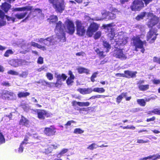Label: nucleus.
I'll return each mask as SVG.
<instances>
[{
	"label": "nucleus",
	"mask_w": 160,
	"mask_h": 160,
	"mask_svg": "<svg viewBox=\"0 0 160 160\" xmlns=\"http://www.w3.org/2000/svg\"><path fill=\"white\" fill-rule=\"evenodd\" d=\"M113 55L114 57L122 60H125L127 58L126 55L123 53L122 50L118 48H115Z\"/></svg>",
	"instance_id": "nucleus-10"
},
{
	"label": "nucleus",
	"mask_w": 160,
	"mask_h": 160,
	"mask_svg": "<svg viewBox=\"0 0 160 160\" xmlns=\"http://www.w3.org/2000/svg\"><path fill=\"white\" fill-rule=\"evenodd\" d=\"M160 158V155L158 154L156 155H154L152 156H150L146 158H143L141 159L142 160H146L147 159H152V160H156L158 158Z\"/></svg>",
	"instance_id": "nucleus-28"
},
{
	"label": "nucleus",
	"mask_w": 160,
	"mask_h": 160,
	"mask_svg": "<svg viewBox=\"0 0 160 160\" xmlns=\"http://www.w3.org/2000/svg\"><path fill=\"white\" fill-rule=\"evenodd\" d=\"M11 7V6L10 5L7 3H5L2 5L1 8L5 12H7Z\"/></svg>",
	"instance_id": "nucleus-30"
},
{
	"label": "nucleus",
	"mask_w": 160,
	"mask_h": 160,
	"mask_svg": "<svg viewBox=\"0 0 160 160\" xmlns=\"http://www.w3.org/2000/svg\"><path fill=\"white\" fill-rule=\"evenodd\" d=\"M27 136L25 137L24 141L21 143L19 148H18V152L19 153H21L23 151V145L24 144H26L27 143L26 142L28 141V138H27Z\"/></svg>",
	"instance_id": "nucleus-25"
},
{
	"label": "nucleus",
	"mask_w": 160,
	"mask_h": 160,
	"mask_svg": "<svg viewBox=\"0 0 160 160\" xmlns=\"http://www.w3.org/2000/svg\"><path fill=\"white\" fill-rule=\"evenodd\" d=\"M24 61L23 60L12 59L8 62V63L11 66L16 67L19 66L23 65Z\"/></svg>",
	"instance_id": "nucleus-14"
},
{
	"label": "nucleus",
	"mask_w": 160,
	"mask_h": 160,
	"mask_svg": "<svg viewBox=\"0 0 160 160\" xmlns=\"http://www.w3.org/2000/svg\"><path fill=\"white\" fill-rule=\"evenodd\" d=\"M5 17L4 13L1 10H0V17L1 19H3Z\"/></svg>",
	"instance_id": "nucleus-62"
},
{
	"label": "nucleus",
	"mask_w": 160,
	"mask_h": 160,
	"mask_svg": "<svg viewBox=\"0 0 160 160\" xmlns=\"http://www.w3.org/2000/svg\"><path fill=\"white\" fill-rule=\"evenodd\" d=\"M28 74V72L27 71H23L21 73L19 74L18 75L20 78H26Z\"/></svg>",
	"instance_id": "nucleus-40"
},
{
	"label": "nucleus",
	"mask_w": 160,
	"mask_h": 160,
	"mask_svg": "<svg viewBox=\"0 0 160 160\" xmlns=\"http://www.w3.org/2000/svg\"><path fill=\"white\" fill-rule=\"evenodd\" d=\"M103 45L104 47L107 49L106 52H108L109 49L111 48L110 45L106 41H104L103 42Z\"/></svg>",
	"instance_id": "nucleus-39"
},
{
	"label": "nucleus",
	"mask_w": 160,
	"mask_h": 160,
	"mask_svg": "<svg viewBox=\"0 0 160 160\" xmlns=\"http://www.w3.org/2000/svg\"><path fill=\"white\" fill-rule=\"evenodd\" d=\"M7 73L8 74H9L12 75L17 76L18 75V72L15 71L11 70H9L8 72Z\"/></svg>",
	"instance_id": "nucleus-44"
},
{
	"label": "nucleus",
	"mask_w": 160,
	"mask_h": 160,
	"mask_svg": "<svg viewBox=\"0 0 160 160\" xmlns=\"http://www.w3.org/2000/svg\"><path fill=\"white\" fill-rule=\"evenodd\" d=\"M30 135V136H32V137L36 138H38L39 136L36 134L34 132L31 131L29 132H28L27 134V135Z\"/></svg>",
	"instance_id": "nucleus-46"
},
{
	"label": "nucleus",
	"mask_w": 160,
	"mask_h": 160,
	"mask_svg": "<svg viewBox=\"0 0 160 160\" xmlns=\"http://www.w3.org/2000/svg\"><path fill=\"white\" fill-rule=\"evenodd\" d=\"M58 39H59L58 37L56 38L55 37L52 36L45 39L43 38H38L37 39L36 41L41 43H43L46 46H49L53 45L56 44L58 41ZM59 40H60L59 39Z\"/></svg>",
	"instance_id": "nucleus-3"
},
{
	"label": "nucleus",
	"mask_w": 160,
	"mask_h": 160,
	"mask_svg": "<svg viewBox=\"0 0 160 160\" xmlns=\"http://www.w3.org/2000/svg\"><path fill=\"white\" fill-rule=\"evenodd\" d=\"M102 18H100L99 17H97L93 19V20L96 21H101L103 20L104 19L106 18H107V16L109 15V12L104 10L102 12Z\"/></svg>",
	"instance_id": "nucleus-18"
},
{
	"label": "nucleus",
	"mask_w": 160,
	"mask_h": 160,
	"mask_svg": "<svg viewBox=\"0 0 160 160\" xmlns=\"http://www.w3.org/2000/svg\"><path fill=\"white\" fill-rule=\"evenodd\" d=\"M27 14V12H26L18 13L15 14L14 16L16 17V18H17L19 19H21L24 18Z\"/></svg>",
	"instance_id": "nucleus-29"
},
{
	"label": "nucleus",
	"mask_w": 160,
	"mask_h": 160,
	"mask_svg": "<svg viewBox=\"0 0 160 160\" xmlns=\"http://www.w3.org/2000/svg\"><path fill=\"white\" fill-rule=\"evenodd\" d=\"M149 88V85H141V90L144 91L148 90Z\"/></svg>",
	"instance_id": "nucleus-47"
},
{
	"label": "nucleus",
	"mask_w": 160,
	"mask_h": 160,
	"mask_svg": "<svg viewBox=\"0 0 160 160\" xmlns=\"http://www.w3.org/2000/svg\"><path fill=\"white\" fill-rule=\"evenodd\" d=\"M150 99L149 98H146L145 99H141V106H144L146 105L145 102H148Z\"/></svg>",
	"instance_id": "nucleus-41"
},
{
	"label": "nucleus",
	"mask_w": 160,
	"mask_h": 160,
	"mask_svg": "<svg viewBox=\"0 0 160 160\" xmlns=\"http://www.w3.org/2000/svg\"><path fill=\"white\" fill-rule=\"evenodd\" d=\"M64 29V26L61 21H59L56 23L55 31L57 36L62 42L66 41Z\"/></svg>",
	"instance_id": "nucleus-2"
},
{
	"label": "nucleus",
	"mask_w": 160,
	"mask_h": 160,
	"mask_svg": "<svg viewBox=\"0 0 160 160\" xmlns=\"http://www.w3.org/2000/svg\"><path fill=\"white\" fill-rule=\"evenodd\" d=\"M115 76L117 77H125V76H124V73H118L116 74Z\"/></svg>",
	"instance_id": "nucleus-63"
},
{
	"label": "nucleus",
	"mask_w": 160,
	"mask_h": 160,
	"mask_svg": "<svg viewBox=\"0 0 160 160\" xmlns=\"http://www.w3.org/2000/svg\"><path fill=\"white\" fill-rule=\"evenodd\" d=\"M38 117L41 119H44L45 116L47 117V112L43 110H39L38 112Z\"/></svg>",
	"instance_id": "nucleus-23"
},
{
	"label": "nucleus",
	"mask_w": 160,
	"mask_h": 160,
	"mask_svg": "<svg viewBox=\"0 0 160 160\" xmlns=\"http://www.w3.org/2000/svg\"><path fill=\"white\" fill-rule=\"evenodd\" d=\"M46 76L47 78L49 80H52L53 79V75L50 72L47 73Z\"/></svg>",
	"instance_id": "nucleus-45"
},
{
	"label": "nucleus",
	"mask_w": 160,
	"mask_h": 160,
	"mask_svg": "<svg viewBox=\"0 0 160 160\" xmlns=\"http://www.w3.org/2000/svg\"><path fill=\"white\" fill-rule=\"evenodd\" d=\"M131 43H133V45L136 47H140V39L139 37H134L131 40Z\"/></svg>",
	"instance_id": "nucleus-21"
},
{
	"label": "nucleus",
	"mask_w": 160,
	"mask_h": 160,
	"mask_svg": "<svg viewBox=\"0 0 160 160\" xmlns=\"http://www.w3.org/2000/svg\"><path fill=\"white\" fill-rule=\"evenodd\" d=\"M49 2L53 5V7L57 12H62L64 9L65 5L63 1L59 0H49Z\"/></svg>",
	"instance_id": "nucleus-4"
},
{
	"label": "nucleus",
	"mask_w": 160,
	"mask_h": 160,
	"mask_svg": "<svg viewBox=\"0 0 160 160\" xmlns=\"http://www.w3.org/2000/svg\"><path fill=\"white\" fill-rule=\"evenodd\" d=\"M78 71V72L80 74H82V73H85L87 74H89L90 70L87 68L82 67H79L77 69Z\"/></svg>",
	"instance_id": "nucleus-24"
},
{
	"label": "nucleus",
	"mask_w": 160,
	"mask_h": 160,
	"mask_svg": "<svg viewBox=\"0 0 160 160\" xmlns=\"http://www.w3.org/2000/svg\"><path fill=\"white\" fill-rule=\"evenodd\" d=\"M152 82L154 84H158L160 83V80L159 79H154L152 80Z\"/></svg>",
	"instance_id": "nucleus-60"
},
{
	"label": "nucleus",
	"mask_w": 160,
	"mask_h": 160,
	"mask_svg": "<svg viewBox=\"0 0 160 160\" xmlns=\"http://www.w3.org/2000/svg\"><path fill=\"white\" fill-rule=\"evenodd\" d=\"M95 51L99 56L101 58H103L105 56V55L103 54V52L102 51H101L99 49L97 48L95 50Z\"/></svg>",
	"instance_id": "nucleus-36"
},
{
	"label": "nucleus",
	"mask_w": 160,
	"mask_h": 160,
	"mask_svg": "<svg viewBox=\"0 0 160 160\" xmlns=\"http://www.w3.org/2000/svg\"><path fill=\"white\" fill-rule=\"evenodd\" d=\"M64 29L70 34H73L75 32L74 25L73 22L69 19L67 20L65 22Z\"/></svg>",
	"instance_id": "nucleus-5"
},
{
	"label": "nucleus",
	"mask_w": 160,
	"mask_h": 160,
	"mask_svg": "<svg viewBox=\"0 0 160 160\" xmlns=\"http://www.w3.org/2000/svg\"><path fill=\"white\" fill-rule=\"evenodd\" d=\"M156 31H154L152 29H151L148 33L147 35V40L150 43H153L156 38L157 34Z\"/></svg>",
	"instance_id": "nucleus-9"
},
{
	"label": "nucleus",
	"mask_w": 160,
	"mask_h": 160,
	"mask_svg": "<svg viewBox=\"0 0 160 160\" xmlns=\"http://www.w3.org/2000/svg\"><path fill=\"white\" fill-rule=\"evenodd\" d=\"M30 95V93L27 92H18V96L19 98L26 97L27 96H28Z\"/></svg>",
	"instance_id": "nucleus-32"
},
{
	"label": "nucleus",
	"mask_w": 160,
	"mask_h": 160,
	"mask_svg": "<svg viewBox=\"0 0 160 160\" xmlns=\"http://www.w3.org/2000/svg\"><path fill=\"white\" fill-rule=\"evenodd\" d=\"M20 46H22V48H24V46H28V47L29 48V50L31 49L30 48V46L37 48H38L40 49L43 51L46 50V48L45 47L42 46L37 43L33 42H30L28 44H25L24 42H23L22 45H20Z\"/></svg>",
	"instance_id": "nucleus-11"
},
{
	"label": "nucleus",
	"mask_w": 160,
	"mask_h": 160,
	"mask_svg": "<svg viewBox=\"0 0 160 160\" xmlns=\"http://www.w3.org/2000/svg\"><path fill=\"white\" fill-rule=\"evenodd\" d=\"M121 127H122L123 129H132L133 130L135 128V127L133 126H127L122 127L121 126Z\"/></svg>",
	"instance_id": "nucleus-53"
},
{
	"label": "nucleus",
	"mask_w": 160,
	"mask_h": 160,
	"mask_svg": "<svg viewBox=\"0 0 160 160\" xmlns=\"http://www.w3.org/2000/svg\"><path fill=\"white\" fill-rule=\"evenodd\" d=\"M48 70V68L46 67L43 66L41 68H38L37 69V71H38L40 72H41L42 71H47Z\"/></svg>",
	"instance_id": "nucleus-54"
},
{
	"label": "nucleus",
	"mask_w": 160,
	"mask_h": 160,
	"mask_svg": "<svg viewBox=\"0 0 160 160\" xmlns=\"http://www.w3.org/2000/svg\"><path fill=\"white\" fill-rule=\"evenodd\" d=\"M127 95V92H123L121 94L118 96L116 98V102L118 103H119L122 100L123 98L126 97Z\"/></svg>",
	"instance_id": "nucleus-27"
},
{
	"label": "nucleus",
	"mask_w": 160,
	"mask_h": 160,
	"mask_svg": "<svg viewBox=\"0 0 160 160\" xmlns=\"http://www.w3.org/2000/svg\"><path fill=\"white\" fill-rule=\"evenodd\" d=\"M92 91L99 93H102L105 92V90L102 88H95L92 89Z\"/></svg>",
	"instance_id": "nucleus-34"
},
{
	"label": "nucleus",
	"mask_w": 160,
	"mask_h": 160,
	"mask_svg": "<svg viewBox=\"0 0 160 160\" xmlns=\"http://www.w3.org/2000/svg\"><path fill=\"white\" fill-rule=\"evenodd\" d=\"M109 15L110 18L112 19H114L116 18V15L114 14L110 13V12Z\"/></svg>",
	"instance_id": "nucleus-59"
},
{
	"label": "nucleus",
	"mask_w": 160,
	"mask_h": 160,
	"mask_svg": "<svg viewBox=\"0 0 160 160\" xmlns=\"http://www.w3.org/2000/svg\"><path fill=\"white\" fill-rule=\"evenodd\" d=\"M98 147H99V146L95 143H93L90 145H89L87 147V149L91 150H92L93 149H96Z\"/></svg>",
	"instance_id": "nucleus-35"
},
{
	"label": "nucleus",
	"mask_w": 160,
	"mask_h": 160,
	"mask_svg": "<svg viewBox=\"0 0 160 160\" xmlns=\"http://www.w3.org/2000/svg\"><path fill=\"white\" fill-rule=\"evenodd\" d=\"M6 18H7V20L9 21L10 23L14 22L16 19V17L14 18L13 17H10L7 16H6Z\"/></svg>",
	"instance_id": "nucleus-43"
},
{
	"label": "nucleus",
	"mask_w": 160,
	"mask_h": 160,
	"mask_svg": "<svg viewBox=\"0 0 160 160\" xmlns=\"http://www.w3.org/2000/svg\"><path fill=\"white\" fill-rule=\"evenodd\" d=\"M2 98L4 99L9 100H15L16 99V96L13 92L6 91L3 92Z\"/></svg>",
	"instance_id": "nucleus-13"
},
{
	"label": "nucleus",
	"mask_w": 160,
	"mask_h": 160,
	"mask_svg": "<svg viewBox=\"0 0 160 160\" xmlns=\"http://www.w3.org/2000/svg\"><path fill=\"white\" fill-rule=\"evenodd\" d=\"M141 51L142 53H144L145 51L144 48L146 46V42L145 41L142 42L141 41Z\"/></svg>",
	"instance_id": "nucleus-37"
},
{
	"label": "nucleus",
	"mask_w": 160,
	"mask_h": 160,
	"mask_svg": "<svg viewBox=\"0 0 160 160\" xmlns=\"http://www.w3.org/2000/svg\"><path fill=\"white\" fill-rule=\"evenodd\" d=\"M29 121L23 116H22L19 121V124L21 125L28 127L29 126Z\"/></svg>",
	"instance_id": "nucleus-22"
},
{
	"label": "nucleus",
	"mask_w": 160,
	"mask_h": 160,
	"mask_svg": "<svg viewBox=\"0 0 160 160\" xmlns=\"http://www.w3.org/2000/svg\"><path fill=\"white\" fill-rule=\"evenodd\" d=\"M6 24V21L3 20V19L0 20V26H4Z\"/></svg>",
	"instance_id": "nucleus-58"
},
{
	"label": "nucleus",
	"mask_w": 160,
	"mask_h": 160,
	"mask_svg": "<svg viewBox=\"0 0 160 160\" xmlns=\"http://www.w3.org/2000/svg\"><path fill=\"white\" fill-rule=\"evenodd\" d=\"M37 62L38 63L40 64H42L43 63V58L40 57L38 59Z\"/></svg>",
	"instance_id": "nucleus-56"
},
{
	"label": "nucleus",
	"mask_w": 160,
	"mask_h": 160,
	"mask_svg": "<svg viewBox=\"0 0 160 160\" xmlns=\"http://www.w3.org/2000/svg\"><path fill=\"white\" fill-rule=\"evenodd\" d=\"M58 17L55 15H52L51 16L48 20H49L50 22L53 23L57 21L58 20Z\"/></svg>",
	"instance_id": "nucleus-31"
},
{
	"label": "nucleus",
	"mask_w": 160,
	"mask_h": 160,
	"mask_svg": "<svg viewBox=\"0 0 160 160\" xmlns=\"http://www.w3.org/2000/svg\"><path fill=\"white\" fill-rule=\"evenodd\" d=\"M150 112L154 113L155 114L160 115V110L158 108L155 109L153 110L150 111Z\"/></svg>",
	"instance_id": "nucleus-49"
},
{
	"label": "nucleus",
	"mask_w": 160,
	"mask_h": 160,
	"mask_svg": "<svg viewBox=\"0 0 160 160\" xmlns=\"http://www.w3.org/2000/svg\"><path fill=\"white\" fill-rule=\"evenodd\" d=\"M76 55L77 56H82L83 57L85 56L86 54L84 52H81L76 53Z\"/></svg>",
	"instance_id": "nucleus-57"
},
{
	"label": "nucleus",
	"mask_w": 160,
	"mask_h": 160,
	"mask_svg": "<svg viewBox=\"0 0 160 160\" xmlns=\"http://www.w3.org/2000/svg\"><path fill=\"white\" fill-rule=\"evenodd\" d=\"M140 7V0H135L131 6V8L133 11H139Z\"/></svg>",
	"instance_id": "nucleus-16"
},
{
	"label": "nucleus",
	"mask_w": 160,
	"mask_h": 160,
	"mask_svg": "<svg viewBox=\"0 0 160 160\" xmlns=\"http://www.w3.org/2000/svg\"><path fill=\"white\" fill-rule=\"evenodd\" d=\"M56 132L55 128L52 126H51L50 128H46L44 130V133L49 136L54 135Z\"/></svg>",
	"instance_id": "nucleus-15"
},
{
	"label": "nucleus",
	"mask_w": 160,
	"mask_h": 160,
	"mask_svg": "<svg viewBox=\"0 0 160 160\" xmlns=\"http://www.w3.org/2000/svg\"><path fill=\"white\" fill-rule=\"evenodd\" d=\"M155 119V117L153 116L151 118L147 119V121L148 122H150L151 121H153Z\"/></svg>",
	"instance_id": "nucleus-64"
},
{
	"label": "nucleus",
	"mask_w": 160,
	"mask_h": 160,
	"mask_svg": "<svg viewBox=\"0 0 160 160\" xmlns=\"http://www.w3.org/2000/svg\"><path fill=\"white\" fill-rule=\"evenodd\" d=\"M113 26V24L111 23L104 25L102 27L110 32L108 34V37L110 40H112V42L114 41L113 44L115 42V45L114 46H122L126 44L128 41V38L125 36L123 32L117 33L116 31H114Z\"/></svg>",
	"instance_id": "nucleus-1"
},
{
	"label": "nucleus",
	"mask_w": 160,
	"mask_h": 160,
	"mask_svg": "<svg viewBox=\"0 0 160 160\" xmlns=\"http://www.w3.org/2000/svg\"><path fill=\"white\" fill-rule=\"evenodd\" d=\"M68 151V149L63 148L61 150L60 152L58 154V157H60L61 156L63 155L64 154L67 153Z\"/></svg>",
	"instance_id": "nucleus-38"
},
{
	"label": "nucleus",
	"mask_w": 160,
	"mask_h": 160,
	"mask_svg": "<svg viewBox=\"0 0 160 160\" xmlns=\"http://www.w3.org/2000/svg\"><path fill=\"white\" fill-rule=\"evenodd\" d=\"M74 121H68L67 123L65 124V126H66V128H67V126H70L72 123H74Z\"/></svg>",
	"instance_id": "nucleus-61"
},
{
	"label": "nucleus",
	"mask_w": 160,
	"mask_h": 160,
	"mask_svg": "<svg viewBox=\"0 0 160 160\" xmlns=\"http://www.w3.org/2000/svg\"><path fill=\"white\" fill-rule=\"evenodd\" d=\"M98 25L95 23H91L86 32L87 35L89 37L92 36L93 33L98 30Z\"/></svg>",
	"instance_id": "nucleus-8"
},
{
	"label": "nucleus",
	"mask_w": 160,
	"mask_h": 160,
	"mask_svg": "<svg viewBox=\"0 0 160 160\" xmlns=\"http://www.w3.org/2000/svg\"><path fill=\"white\" fill-rule=\"evenodd\" d=\"M52 147L51 145L49 146L47 149H45V152L47 153L51 152L53 150Z\"/></svg>",
	"instance_id": "nucleus-52"
},
{
	"label": "nucleus",
	"mask_w": 160,
	"mask_h": 160,
	"mask_svg": "<svg viewBox=\"0 0 160 160\" xmlns=\"http://www.w3.org/2000/svg\"><path fill=\"white\" fill-rule=\"evenodd\" d=\"M124 76L125 77L127 78H133L135 77L137 72L130 71H125L124 72Z\"/></svg>",
	"instance_id": "nucleus-19"
},
{
	"label": "nucleus",
	"mask_w": 160,
	"mask_h": 160,
	"mask_svg": "<svg viewBox=\"0 0 160 160\" xmlns=\"http://www.w3.org/2000/svg\"><path fill=\"white\" fill-rule=\"evenodd\" d=\"M101 35V32L100 31L97 32L95 34L94 36V38L95 39H97L98 38L100 37Z\"/></svg>",
	"instance_id": "nucleus-55"
},
{
	"label": "nucleus",
	"mask_w": 160,
	"mask_h": 160,
	"mask_svg": "<svg viewBox=\"0 0 160 160\" xmlns=\"http://www.w3.org/2000/svg\"><path fill=\"white\" fill-rule=\"evenodd\" d=\"M77 91L82 94H86L91 93L92 91V89L91 88H79L77 89Z\"/></svg>",
	"instance_id": "nucleus-17"
},
{
	"label": "nucleus",
	"mask_w": 160,
	"mask_h": 160,
	"mask_svg": "<svg viewBox=\"0 0 160 160\" xmlns=\"http://www.w3.org/2000/svg\"><path fill=\"white\" fill-rule=\"evenodd\" d=\"M83 132V131L80 128H76L75 129L74 133L75 134H81Z\"/></svg>",
	"instance_id": "nucleus-50"
},
{
	"label": "nucleus",
	"mask_w": 160,
	"mask_h": 160,
	"mask_svg": "<svg viewBox=\"0 0 160 160\" xmlns=\"http://www.w3.org/2000/svg\"><path fill=\"white\" fill-rule=\"evenodd\" d=\"M106 96L104 95H97L91 97L90 99H94L96 98H100L102 97H103V98H104Z\"/></svg>",
	"instance_id": "nucleus-48"
},
{
	"label": "nucleus",
	"mask_w": 160,
	"mask_h": 160,
	"mask_svg": "<svg viewBox=\"0 0 160 160\" xmlns=\"http://www.w3.org/2000/svg\"><path fill=\"white\" fill-rule=\"evenodd\" d=\"M149 21L148 25V27H152L156 24L158 22V18L152 14H150L149 16Z\"/></svg>",
	"instance_id": "nucleus-12"
},
{
	"label": "nucleus",
	"mask_w": 160,
	"mask_h": 160,
	"mask_svg": "<svg viewBox=\"0 0 160 160\" xmlns=\"http://www.w3.org/2000/svg\"><path fill=\"white\" fill-rule=\"evenodd\" d=\"M32 7L30 6H27L21 8H13V10L15 11H22L26 10H30L32 9Z\"/></svg>",
	"instance_id": "nucleus-26"
},
{
	"label": "nucleus",
	"mask_w": 160,
	"mask_h": 160,
	"mask_svg": "<svg viewBox=\"0 0 160 160\" xmlns=\"http://www.w3.org/2000/svg\"><path fill=\"white\" fill-rule=\"evenodd\" d=\"M13 52L12 50L9 49L7 50L4 54V56L5 57H8L10 55L13 54Z\"/></svg>",
	"instance_id": "nucleus-42"
},
{
	"label": "nucleus",
	"mask_w": 160,
	"mask_h": 160,
	"mask_svg": "<svg viewBox=\"0 0 160 160\" xmlns=\"http://www.w3.org/2000/svg\"><path fill=\"white\" fill-rule=\"evenodd\" d=\"M75 102L80 107H87L89 106L90 104V102Z\"/></svg>",
	"instance_id": "nucleus-33"
},
{
	"label": "nucleus",
	"mask_w": 160,
	"mask_h": 160,
	"mask_svg": "<svg viewBox=\"0 0 160 160\" xmlns=\"http://www.w3.org/2000/svg\"><path fill=\"white\" fill-rule=\"evenodd\" d=\"M68 74L70 77L68 78L66 82L68 85H70L73 82V80L75 78V77L71 71H69Z\"/></svg>",
	"instance_id": "nucleus-20"
},
{
	"label": "nucleus",
	"mask_w": 160,
	"mask_h": 160,
	"mask_svg": "<svg viewBox=\"0 0 160 160\" xmlns=\"http://www.w3.org/2000/svg\"><path fill=\"white\" fill-rule=\"evenodd\" d=\"M55 76L57 78V81L55 83V86L56 87H59L62 84V81H64L66 79L67 76L64 74L62 75L58 74L55 73Z\"/></svg>",
	"instance_id": "nucleus-7"
},
{
	"label": "nucleus",
	"mask_w": 160,
	"mask_h": 160,
	"mask_svg": "<svg viewBox=\"0 0 160 160\" xmlns=\"http://www.w3.org/2000/svg\"><path fill=\"white\" fill-rule=\"evenodd\" d=\"M152 60L153 62H157L160 64V58L154 57L153 58Z\"/></svg>",
	"instance_id": "nucleus-51"
},
{
	"label": "nucleus",
	"mask_w": 160,
	"mask_h": 160,
	"mask_svg": "<svg viewBox=\"0 0 160 160\" xmlns=\"http://www.w3.org/2000/svg\"><path fill=\"white\" fill-rule=\"evenodd\" d=\"M76 25L77 34L80 36H83L86 32V30L83 25V24L81 21L77 20L76 22Z\"/></svg>",
	"instance_id": "nucleus-6"
}]
</instances>
